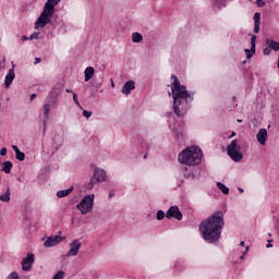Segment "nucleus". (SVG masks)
Listing matches in <instances>:
<instances>
[{
	"instance_id": "1",
	"label": "nucleus",
	"mask_w": 279,
	"mask_h": 279,
	"mask_svg": "<svg viewBox=\"0 0 279 279\" xmlns=\"http://www.w3.org/2000/svg\"><path fill=\"white\" fill-rule=\"evenodd\" d=\"M171 90L173 99V112L177 117H184L189 111L191 101H193V93L186 90V86L180 83V78L174 74L171 75Z\"/></svg>"
},
{
	"instance_id": "2",
	"label": "nucleus",
	"mask_w": 279,
	"mask_h": 279,
	"mask_svg": "<svg viewBox=\"0 0 279 279\" xmlns=\"http://www.w3.org/2000/svg\"><path fill=\"white\" fill-rule=\"evenodd\" d=\"M223 226H226L223 211L219 210L201 222L199 232L206 243H217L221 239Z\"/></svg>"
},
{
	"instance_id": "3",
	"label": "nucleus",
	"mask_w": 279,
	"mask_h": 279,
	"mask_svg": "<svg viewBox=\"0 0 279 279\" xmlns=\"http://www.w3.org/2000/svg\"><path fill=\"white\" fill-rule=\"evenodd\" d=\"M60 1L61 0H47L43 12L35 22V29H44L47 25H52V27H58V25H60V22L56 21V19H58V15L56 14V5H58Z\"/></svg>"
},
{
	"instance_id": "4",
	"label": "nucleus",
	"mask_w": 279,
	"mask_h": 279,
	"mask_svg": "<svg viewBox=\"0 0 279 279\" xmlns=\"http://www.w3.org/2000/svg\"><path fill=\"white\" fill-rule=\"evenodd\" d=\"M179 162H181V165H187L189 167L199 165V162H202V149L196 146L185 148L179 154Z\"/></svg>"
},
{
	"instance_id": "5",
	"label": "nucleus",
	"mask_w": 279,
	"mask_h": 279,
	"mask_svg": "<svg viewBox=\"0 0 279 279\" xmlns=\"http://www.w3.org/2000/svg\"><path fill=\"white\" fill-rule=\"evenodd\" d=\"M58 97H60V88L54 87L49 93L48 102L44 106V114L46 119H49V112H51V106L52 108H58Z\"/></svg>"
},
{
	"instance_id": "6",
	"label": "nucleus",
	"mask_w": 279,
	"mask_h": 279,
	"mask_svg": "<svg viewBox=\"0 0 279 279\" xmlns=\"http://www.w3.org/2000/svg\"><path fill=\"white\" fill-rule=\"evenodd\" d=\"M227 154L234 162H241V160H243L241 146H239L236 140L231 141V143L227 146Z\"/></svg>"
},
{
	"instance_id": "7",
	"label": "nucleus",
	"mask_w": 279,
	"mask_h": 279,
	"mask_svg": "<svg viewBox=\"0 0 279 279\" xmlns=\"http://www.w3.org/2000/svg\"><path fill=\"white\" fill-rule=\"evenodd\" d=\"M93 206H95V194H88L82 199L76 208L82 215H88V213L93 210Z\"/></svg>"
},
{
	"instance_id": "8",
	"label": "nucleus",
	"mask_w": 279,
	"mask_h": 279,
	"mask_svg": "<svg viewBox=\"0 0 279 279\" xmlns=\"http://www.w3.org/2000/svg\"><path fill=\"white\" fill-rule=\"evenodd\" d=\"M167 219H177V221H182L184 216L182 215V211H180V207L178 206H171L167 213H166Z\"/></svg>"
},
{
	"instance_id": "9",
	"label": "nucleus",
	"mask_w": 279,
	"mask_h": 279,
	"mask_svg": "<svg viewBox=\"0 0 279 279\" xmlns=\"http://www.w3.org/2000/svg\"><path fill=\"white\" fill-rule=\"evenodd\" d=\"M106 178H108V174H107L106 170H104V169H101L99 167H96L94 169L92 179H94V181L97 184L104 182L106 180Z\"/></svg>"
},
{
	"instance_id": "10",
	"label": "nucleus",
	"mask_w": 279,
	"mask_h": 279,
	"mask_svg": "<svg viewBox=\"0 0 279 279\" xmlns=\"http://www.w3.org/2000/svg\"><path fill=\"white\" fill-rule=\"evenodd\" d=\"M35 256L34 253H28L26 258L22 259L23 271H32V266L34 265Z\"/></svg>"
},
{
	"instance_id": "11",
	"label": "nucleus",
	"mask_w": 279,
	"mask_h": 279,
	"mask_svg": "<svg viewBox=\"0 0 279 279\" xmlns=\"http://www.w3.org/2000/svg\"><path fill=\"white\" fill-rule=\"evenodd\" d=\"M63 238L60 235H51L44 242L45 247H56L59 243H62Z\"/></svg>"
},
{
	"instance_id": "12",
	"label": "nucleus",
	"mask_w": 279,
	"mask_h": 279,
	"mask_svg": "<svg viewBox=\"0 0 279 279\" xmlns=\"http://www.w3.org/2000/svg\"><path fill=\"white\" fill-rule=\"evenodd\" d=\"M70 251L68 252V256H77L80 253V247H82V243H80V240H73L70 243Z\"/></svg>"
},
{
	"instance_id": "13",
	"label": "nucleus",
	"mask_w": 279,
	"mask_h": 279,
	"mask_svg": "<svg viewBox=\"0 0 279 279\" xmlns=\"http://www.w3.org/2000/svg\"><path fill=\"white\" fill-rule=\"evenodd\" d=\"M246 53V60H250L254 57V53H256V35H252L251 37V50L245 49Z\"/></svg>"
},
{
	"instance_id": "14",
	"label": "nucleus",
	"mask_w": 279,
	"mask_h": 279,
	"mask_svg": "<svg viewBox=\"0 0 279 279\" xmlns=\"http://www.w3.org/2000/svg\"><path fill=\"white\" fill-rule=\"evenodd\" d=\"M14 77H16V74L14 73V68H12L9 70L4 78L5 88H10V86L12 85V82H14Z\"/></svg>"
},
{
	"instance_id": "15",
	"label": "nucleus",
	"mask_w": 279,
	"mask_h": 279,
	"mask_svg": "<svg viewBox=\"0 0 279 279\" xmlns=\"http://www.w3.org/2000/svg\"><path fill=\"white\" fill-rule=\"evenodd\" d=\"M134 88H136V83L134 81H128L122 87V93L123 95H130Z\"/></svg>"
},
{
	"instance_id": "16",
	"label": "nucleus",
	"mask_w": 279,
	"mask_h": 279,
	"mask_svg": "<svg viewBox=\"0 0 279 279\" xmlns=\"http://www.w3.org/2000/svg\"><path fill=\"white\" fill-rule=\"evenodd\" d=\"M259 145L267 143V129H260L256 135Z\"/></svg>"
},
{
	"instance_id": "17",
	"label": "nucleus",
	"mask_w": 279,
	"mask_h": 279,
	"mask_svg": "<svg viewBox=\"0 0 279 279\" xmlns=\"http://www.w3.org/2000/svg\"><path fill=\"white\" fill-rule=\"evenodd\" d=\"M254 34H258L260 32V12H256L254 14Z\"/></svg>"
},
{
	"instance_id": "18",
	"label": "nucleus",
	"mask_w": 279,
	"mask_h": 279,
	"mask_svg": "<svg viewBox=\"0 0 279 279\" xmlns=\"http://www.w3.org/2000/svg\"><path fill=\"white\" fill-rule=\"evenodd\" d=\"M12 149L15 153L16 160H20L21 162H23V160H25V153L21 151V149H19V146L16 145H12Z\"/></svg>"
},
{
	"instance_id": "19",
	"label": "nucleus",
	"mask_w": 279,
	"mask_h": 279,
	"mask_svg": "<svg viewBox=\"0 0 279 279\" xmlns=\"http://www.w3.org/2000/svg\"><path fill=\"white\" fill-rule=\"evenodd\" d=\"M266 45L272 51H279V43L274 39H266Z\"/></svg>"
},
{
	"instance_id": "20",
	"label": "nucleus",
	"mask_w": 279,
	"mask_h": 279,
	"mask_svg": "<svg viewBox=\"0 0 279 279\" xmlns=\"http://www.w3.org/2000/svg\"><path fill=\"white\" fill-rule=\"evenodd\" d=\"M93 75H95V68L88 66L85 69V82H90L93 80Z\"/></svg>"
},
{
	"instance_id": "21",
	"label": "nucleus",
	"mask_w": 279,
	"mask_h": 279,
	"mask_svg": "<svg viewBox=\"0 0 279 279\" xmlns=\"http://www.w3.org/2000/svg\"><path fill=\"white\" fill-rule=\"evenodd\" d=\"M12 193L10 192V187H7V191L4 194L0 195V202H3L4 204H8L10 202Z\"/></svg>"
},
{
	"instance_id": "22",
	"label": "nucleus",
	"mask_w": 279,
	"mask_h": 279,
	"mask_svg": "<svg viewBox=\"0 0 279 279\" xmlns=\"http://www.w3.org/2000/svg\"><path fill=\"white\" fill-rule=\"evenodd\" d=\"M70 193H73V187H70L68 190H60L57 192V197H66Z\"/></svg>"
},
{
	"instance_id": "23",
	"label": "nucleus",
	"mask_w": 279,
	"mask_h": 279,
	"mask_svg": "<svg viewBox=\"0 0 279 279\" xmlns=\"http://www.w3.org/2000/svg\"><path fill=\"white\" fill-rule=\"evenodd\" d=\"M217 189H219V191H221V193H223V195H228L230 193V189L221 182H217Z\"/></svg>"
},
{
	"instance_id": "24",
	"label": "nucleus",
	"mask_w": 279,
	"mask_h": 279,
	"mask_svg": "<svg viewBox=\"0 0 279 279\" xmlns=\"http://www.w3.org/2000/svg\"><path fill=\"white\" fill-rule=\"evenodd\" d=\"M12 167V161H4L2 165V171H4L5 173H11Z\"/></svg>"
},
{
	"instance_id": "25",
	"label": "nucleus",
	"mask_w": 279,
	"mask_h": 279,
	"mask_svg": "<svg viewBox=\"0 0 279 279\" xmlns=\"http://www.w3.org/2000/svg\"><path fill=\"white\" fill-rule=\"evenodd\" d=\"M132 41L133 43H143V35L141 33H133Z\"/></svg>"
},
{
	"instance_id": "26",
	"label": "nucleus",
	"mask_w": 279,
	"mask_h": 279,
	"mask_svg": "<svg viewBox=\"0 0 279 279\" xmlns=\"http://www.w3.org/2000/svg\"><path fill=\"white\" fill-rule=\"evenodd\" d=\"M172 132L174 134V138L175 141H180V138H182V128H179V129H172Z\"/></svg>"
},
{
	"instance_id": "27",
	"label": "nucleus",
	"mask_w": 279,
	"mask_h": 279,
	"mask_svg": "<svg viewBox=\"0 0 279 279\" xmlns=\"http://www.w3.org/2000/svg\"><path fill=\"white\" fill-rule=\"evenodd\" d=\"M95 184H97V183H96L95 179L92 177L89 182L85 185V189L87 191H93V189H95Z\"/></svg>"
},
{
	"instance_id": "28",
	"label": "nucleus",
	"mask_w": 279,
	"mask_h": 279,
	"mask_svg": "<svg viewBox=\"0 0 279 279\" xmlns=\"http://www.w3.org/2000/svg\"><path fill=\"white\" fill-rule=\"evenodd\" d=\"M104 83V78L101 77L99 81L97 80H93L92 84L94 86V88H96V90H98V88H101V84Z\"/></svg>"
},
{
	"instance_id": "29",
	"label": "nucleus",
	"mask_w": 279,
	"mask_h": 279,
	"mask_svg": "<svg viewBox=\"0 0 279 279\" xmlns=\"http://www.w3.org/2000/svg\"><path fill=\"white\" fill-rule=\"evenodd\" d=\"M165 211L162 210V209H159L158 211H157V220L158 221H162V219H165Z\"/></svg>"
},
{
	"instance_id": "30",
	"label": "nucleus",
	"mask_w": 279,
	"mask_h": 279,
	"mask_svg": "<svg viewBox=\"0 0 279 279\" xmlns=\"http://www.w3.org/2000/svg\"><path fill=\"white\" fill-rule=\"evenodd\" d=\"M52 279H64V271L63 270H59L53 277Z\"/></svg>"
},
{
	"instance_id": "31",
	"label": "nucleus",
	"mask_w": 279,
	"mask_h": 279,
	"mask_svg": "<svg viewBox=\"0 0 279 279\" xmlns=\"http://www.w3.org/2000/svg\"><path fill=\"white\" fill-rule=\"evenodd\" d=\"M40 36V33H33L29 37H28V40H38Z\"/></svg>"
},
{
	"instance_id": "32",
	"label": "nucleus",
	"mask_w": 279,
	"mask_h": 279,
	"mask_svg": "<svg viewBox=\"0 0 279 279\" xmlns=\"http://www.w3.org/2000/svg\"><path fill=\"white\" fill-rule=\"evenodd\" d=\"M83 117H85V119H90V117H93V112L88 111V110H84L83 111Z\"/></svg>"
},
{
	"instance_id": "33",
	"label": "nucleus",
	"mask_w": 279,
	"mask_h": 279,
	"mask_svg": "<svg viewBox=\"0 0 279 279\" xmlns=\"http://www.w3.org/2000/svg\"><path fill=\"white\" fill-rule=\"evenodd\" d=\"M7 279H19V274L16 271L11 272Z\"/></svg>"
},
{
	"instance_id": "34",
	"label": "nucleus",
	"mask_w": 279,
	"mask_h": 279,
	"mask_svg": "<svg viewBox=\"0 0 279 279\" xmlns=\"http://www.w3.org/2000/svg\"><path fill=\"white\" fill-rule=\"evenodd\" d=\"M263 53L264 56H271V48H264Z\"/></svg>"
},
{
	"instance_id": "35",
	"label": "nucleus",
	"mask_w": 279,
	"mask_h": 279,
	"mask_svg": "<svg viewBox=\"0 0 279 279\" xmlns=\"http://www.w3.org/2000/svg\"><path fill=\"white\" fill-rule=\"evenodd\" d=\"M73 101L76 104V106L80 107V100L77 99V94L73 93Z\"/></svg>"
},
{
	"instance_id": "36",
	"label": "nucleus",
	"mask_w": 279,
	"mask_h": 279,
	"mask_svg": "<svg viewBox=\"0 0 279 279\" xmlns=\"http://www.w3.org/2000/svg\"><path fill=\"white\" fill-rule=\"evenodd\" d=\"M5 154H8V148L2 147V148L0 149V156H5Z\"/></svg>"
},
{
	"instance_id": "37",
	"label": "nucleus",
	"mask_w": 279,
	"mask_h": 279,
	"mask_svg": "<svg viewBox=\"0 0 279 279\" xmlns=\"http://www.w3.org/2000/svg\"><path fill=\"white\" fill-rule=\"evenodd\" d=\"M257 7H258V8H265V2H264V0H257Z\"/></svg>"
},
{
	"instance_id": "38",
	"label": "nucleus",
	"mask_w": 279,
	"mask_h": 279,
	"mask_svg": "<svg viewBox=\"0 0 279 279\" xmlns=\"http://www.w3.org/2000/svg\"><path fill=\"white\" fill-rule=\"evenodd\" d=\"M250 252V246H246L245 252H243V255L240 257L241 259L245 258V255Z\"/></svg>"
},
{
	"instance_id": "39",
	"label": "nucleus",
	"mask_w": 279,
	"mask_h": 279,
	"mask_svg": "<svg viewBox=\"0 0 279 279\" xmlns=\"http://www.w3.org/2000/svg\"><path fill=\"white\" fill-rule=\"evenodd\" d=\"M21 40H22V43H25V40H29V38H28L27 36L23 35V36L21 37Z\"/></svg>"
},
{
	"instance_id": "40",
	"label": "nucleus",
	"mask_w": 279,
	"mask_h": 279,
	"mask_svg": "<svg viewBox=\"0 0 279 279\" xmlns=\"http://www.w3.org/2000/svg\"><path fill=\"white\" fill-rule=\"evenodd\" d=\"M39 62H43V59H40V58H35L34 64H39Z\"/></svg>"
},
{
	"instance_id": "41",
	"label": "nucleus",
	"mask_w": 279,
	"mask_h": 279,
	"mask_svg": "<svg viewBox=\"0 0 279 279\" xmlns=\"http://www.w3.org/2000/svg\"><path fill=\"white\" fill-rule=\"evenodd\" d=\"M47 132V120H44V134Z\"/></svg>"
},
{
	"instance_id": "42",
	"label": "nucleus",
	"mask_w": 279,
	"mask_h": 279,
	"mask_svg": "<svg viewBox=\"0 0 279 279\" xmlns=\"http://www.w3.org/2000/svg\"><path fill=\"white\" fill-rule=\"evenodd\" d=\"M109 197H114V190H110Z\"/></svg>"
},
{
	"instance_id": "43",
	"label": "nucleus",
	"mask_w": 279,
	"mask_h": 279,
	"mask_svg": "<svg viewBox=\"0 0 279 279\" xmlns=\"http://www.w3.org/2000/svg\"><path fill=\"white\" fill-rule=\"evenodd\" d=\"M274 240H268V244L266 245V247H274V245H271V242H272Z\"/></svg>"
},
{
	"instance_id": "44",
	"label": "nucleus",
	"mask_w": 279,
	"mask_h": 279,
	"mask_svg": "<svg viewBox=\"0 0 279 279\" xmlns=\"http://www.w3.org/2000/svg\"><path fill=\"white\" fill-rule=\"evenodd\" d=\"M34 99H36V94L31 95V101H34Z\"/></svg>"
},
{
	"instance_id": "45",
	"label": "nucleus",
	"mask_w": 279,
	"mask_h": 279,
	"mask_svg": "<svg viewBox=\"0 0 279 279\" xmlns=\"http://www.w3.org/2000/svg\"><path fill=\"white\" fill-rule=\"evenodd\" d=\"M240 246H241V247H245V242H244V241H241V242H240Z\"/></svg>"
},
{
	"instance_id": "46",
	"label": "nucleus",
	"mask_w": 279,
	"mask_h": 279,
	"mask_svg": "<svg viewBox=\"0 0 279 279\" xmlns=\"http://www.w3.org/2000/svg\"><path fill=\"white\" fill-rule=\"evenodd\" d=\"M65 93H72V95H73V90H71V89H65Z\"/></svg>"
},
{
	"instance_id": "47",
	"label": "nucleus",
	"mask_w": 279,
	"mask_h": 279,
	"mask_svg": "<svg viewBox=\"0 0 279 279\" xmlns=\"http://www.w3.org/2000/svg\"><path fill=\"white\" fill-rule=\"evenodd\" d=\"M232 136H236V133L233 132V133L231 134L230 138H232Z\"/></svg>"
},
{
	"instance_id": "48",
	"label": "nucleus",
	"mask_w": 279,
	"mask_h": 279,
	"mask_svg": "<svg viewBox=\"0 0 279 279\" xmlns=\"http://www.w3.org/2000/svg\"><path fill=\"white\" fill-rule=\"evenodd\" d=\"M238 123H243V120H241V119H238Z\"/></svg>"
},
{
	"instance_id": "49",
	"label": "nucleus",
	"mask_w": 279,
	"mask_h": 279,
	"mask_svg": "<svg viewBox=\"0 0 279 279\" xmlns=\"http://www.w3.org/2000/svg\"><path fill=\"white\" fill-rule=\"evenodd\" d=\"M232 99H233V101H236V97L235 96H233Z\"/></svg>"
},
{
	"instance_id": "50",
	"label": "nucleus",
	"mask_w": 279,
	"mask_h": 279,
	"mask_svg": "<svg viewBox=\"0 0 279 279\" xmlns=\"http://www.w3.org/2000/svg\"><path fill=\"white\" fill-rule=\"evenodd\" d=\"M240 193H243V189L239 187Z\"/></svg>"
},
{
	"instance_id": "51",
	"label": "nucleus",
	"mask_w": 279,
	"mask_h": 279,
	"mask_svg": "<svg viewBox=\"0 0 279 279\" xmlns=\"http://www.w3.org/2000/svg\"><path fill=\"white\" fill-rule=\"evenodd\" d=\"M178 265H180V264H177V265L174 266L175 269H178Z\"/></svg>"
},
{
	"instance_id": "52",
	"label": "nucleus",
	"mask_w": 279,
	"mask_h": 279,
	"mask_svg": "<svg viewBox=\"0 0 279 279\" xmlns=\"http://www.w3.org/2000/svg\"><path fill=\"white\" fill-rule=\"evenodd\" d=\"M145 158H147V154H146V155H144V159H145Z\"/></svg>"
},
{
	"instance_id": "53",
	"label": "nucleus",
	"mask_w": 279,
	"mask_h": 279,
	"mask_svg": "<svg viewBox=\"0 0 279 279\" xmlns=\"http://www.w3.org/2000/svg\"><path fill=\"white\" fill-rule=\"evenodd\" d=\"M195 178V174H192V179Z\"/></svg>"
},
{
	"instance_id": "54",
	"label": "nucleus",
	"mask_w": 279,
	"mask_h": 279,
	"mask_svg": "<svg viewBox=\"0 0 279 279\" xmlns=\"http://www.w3.org/2000/svg\"><path fill=\"white\" fill-rule=\"evenodd\" d=\"M268 236H271V233H269Z\"/></svg>"
}]
</instances>
